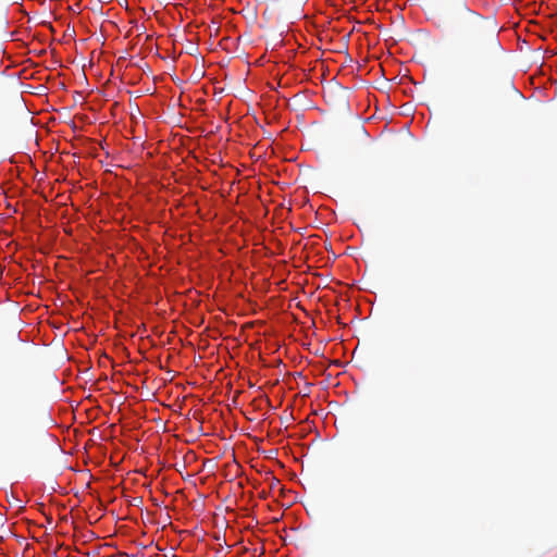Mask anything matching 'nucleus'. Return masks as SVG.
<instances>
[{"instance_id":"nucleus-1","label":"nucleus","mask_w":557,"mask_h":557,"mask_svg":"<svg viewBox=\"0 0 557 557\" xmlns=\"http://www.w3.org/2000/svg\"><path fill=\"white\" fill-rule=\"evenodd\" d=\"M444 24L460 39L462 57L471 65L487 64L502 49L495 27L465 1L446 7Z\"/></svg>"}]
</instances>
